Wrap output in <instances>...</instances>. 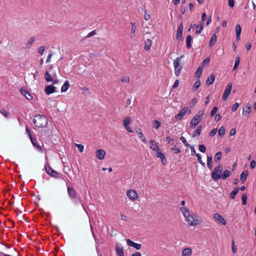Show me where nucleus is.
Returning <instances> with one entry per match:
<instances>
[{
    "instance_id": "1",
    "label": "nucleus",
    "mask_w": 256,
    "mask_h": 256,
    "mask_svg": "<svg viewBox=\"0 0 256 256\" xmlns=\"http://www.w3.org/2000/svg\"><path fill=\"white\" fill-rule=\"evenodd\" d=\"M186 221L190 226L200 224L202 222V219L194 214H189L185 217Z\"/></svg>"
},
{
    "instance_id": "2",
    "label": "nucleus",
    "mask_w": 256,
    "mask_h": 256,
    "mask_svg": "<svg viewBox=\"0 0 256 256\" xmlns=\"http://www.w3.org/2000/svg\"><path fill=\"white\" fill-rule=\"evenodd\" d=\"M184 57V55H182L179 57H177L174 62V72L175 75L177 76H180L183 68L184 64L181 61Z\"/></svg>"
},
{
    "instance_id": "3",
    "label": "nucleus",
    "mask_w": 256,
    "mask_h": 256,
    "mask_svg": "<svg viewBox=\"0 0 256 256\" xmlns=\"http://www.w3.org/2000/svg\"><path fill=\"white\" fill-rule=\"evenodd\" d=\"M34 123L36 127L41 128L47 125L48 120L44 116L38 114L34 117Z\"/></svg>"
},
{
    "instance_id": "4",
    "label": "nucleus",
    "mask_w": 256,
    "mask_h": 256,
    "mask_svg": "<svg viewBox=\"0 0 256 256\" xmlns=\"http://www.w3.org/2000/svg\"><path fill=\"white\" fill-rule=\"evenodd\" d=\"M222 170V166L221 164L218 165V166L214 169L212 174V177L215 181L221 178Z\"/></svg>"
},
{
    "instance_id": "5",
    "label": "nucleus",
    "mask_w": 256,
    "mask_h": 256,
    "mask_svg": "<svg viewBox=\"0 0 256 256\" xmlns=\"http://www.w3.org/2000/svg\"><path fill=\"white\" fill-rule=\"evenodd\" d=\"M45 170L46 172L52 177L58 178L59 176V173L53 170L48 164H45Z\"/></svg>"
},
{
    "instance_id": "6",
    "label": "nucleus",
    "mask_w": 256,
    "mask_h": 256,
    "mask_svg": "<svg viewBox=\"0 0 256 256\" xmlns=\"http://www.w3.org/2000/svg\"><path fill=\"white\" fill-rule=\"evenodd\" d=\"M126 195L132 201H135L138 198V195L136 192L133 190H129L126 192Z\"/></svg>"
},
{
    "instance_id": "7",
    "label": "nucleus",
    "mask_w": 256,
    "mask_h": 256,
    "mask_svg": "<svg viewBox=\"0 0 256 256\" xmlns=\"http://www.w3.org/2000/svg\"><path fill=\"white\" fill-rule=\"evenodd\" d=\"M232 88V84L231 83H229L226 87V90H224V94L222 96V100L224 101H226L227 100L230 92Z\"/></svg>"
},
{
    "instance_id": "8",
    "label": "nucleus",
    "mask_w": 256,
    "mask_h": 256,
    "mask_svg": "<svg viewBox=\"0 0 256 256\" xmlns=\"http://www.w3.org/2000/svg\"><path fill=\"white\" fill-rule=\"evenodd\" d=\"M186 112H188V114H190L191 110H189L188 108L184 107L181 110L180 112L176 116V118L177 120H181L182 118L184 116Z\"/></svg>"
},
{
    "instance_id": "9",
    "label": "nucleus",
    "mask_w": 256,
    "mask_h": 256,
    "mask_svg": "<svg viewBox=\"0 0 256 256\" xmlns=\"http://www.w3.org/2000/svg\"><path fill=\"white\" fill-rule=\"evenodd\" d=\"M68 193L70 198L71 200H74L76 198V190L70 186H67Z\"/></svg>"
},
{
    "instance_id": "10",
    "label": "nucleus",
    "mask_w": 256,
    "mask_h": 256,
    "mask_svg": "<svg viewBox=\"0 0 256 256\" xmlns=\"http://www.w3.org/2000/svg\"><path fill=\"white\" fill-rule=\"evenodd\" d=\"M131 118L130 116H127L124 120V126L125 128L129 132H132L133 131L130 129L129 124L131 122Z\"/></svg>"
},
{
    "instance_id": "11",
    "label": "nucleus",
    "mask_w": 256,
    "mask_h": 256,
    "mask_svg": "<svg viewBox=\"0 0 256 256\" xmlns=\"http://www.w3.org/2000/svg\"><path fill=\"white\" fill-rule=\"evenodd\" d=\"M56 88L54 86L48 85L45 87L44 91L48 95H49L56 92Z\"/></svg>"
},
{
    "instance_id": "12",
    "label": "nucleus",
    "mask_w": 256,
    "mask_h": 256,
    "mask_svg": "<svg viewBox=\"0 0 256 256\" xmlns=\"http://www.w3.org/2000/svg\"><path fill=\"white\" fill-rule=\"evenodd\" d=\"M106 156V152L102 149H100L96 152V157L100 160L104 158Z\"/></svg>"
},
{
    "instance_id": "13",
    "label": "nucleus",
    "mask_w": 256,
    "mask_h": 256,
    "mask_svg": "<svg viewBox=\"0 0 256 256\" xmlns=\"http://www.w3.org/2000/svg\"><path fill=\"white\" fill-rule=\"evenodd\" d=\"M126 242L128 246H132L136 250H139L142 248V245L132 241L130 239L126 240Z\"/></svg>"
},
{
    "instance_id": "14",
    "label": "nucleus",
    "mask_w": 256,
    "mask_h": 256,
    "mask_svg": "<svg viewBox=\"0 0 256 256\" xmlns=\"http://www.w3.org/2000/svg\"><path fill=\"white\" fill-rule=\"evenodd\" d=\"M214 218L215 219V220L218 221L224 225H226V220L222 218L221 215L218 213L214 214Z\"/></svg>"
},
{
    "instance_id": "15",
    "label": "nucleus",
    "mask_w": 256,
    "mask_h": 256,
    "mask_svg": "<svg viewBox=\"0 0 256 256\" xmlns=\"http://www.w3.org/2000/svg\"><path fill=\"white\" fill-rule=\"evenodd\" d=\"M251 112V108L249 104H246L243 108L242 114L248 117Z\"/></svg>"
},
{
    "instance_id": "16",
    "label": "nucleus",
    "mask_w": 256,
    "mask_h": 256,
    "mask_svg": "<svg viewBox=\"0 0 256 256\" xmlns=\"http://www.w3.org/2000/svg\"><path fill=\"white\" fill-rule=\"evenodd\" d=\"M20 93L22 95L24 96L26 99L28 100H32V96L30 94V92L26 90L21 89Z\"/></svg>"
},
{
    "instance_id": "17",
    "label": "nucleus",
    "mask_w": 256,
    "mask_h": 256,
    "mask_svg": "<svg viewBox=\"0 0 256 256\" xmlns=\"http://www.w3.org/2000/svg\"><path fill=\"white\" fill-rule=\"evenodd\" d=\"M150 144H151L150 148L152 149L154 151L158 152L159 151V148L158 146V145L156 142L152 140H150L149 142Z\"/></svg>"
},
{
    "instance_id": "18",
    "label": "nucleus",
    "mask_w": 256,
    "mask_h": 256,
    "mask_svg": "<svg viewBox=\"0 0 256 256\" xmlns=\"http://www.w3.org/2000/svg\"><path fill=\"white\" fill-rule=\"evenodd\" d=\"M116 252L118 256H124L123 248L120 246L119 244H116Z\"/></svg>"
},
{
    "instance_id": "19",
    "label": "nucleus",
    "mask_w": 256,
    "mask_h": 256,
    "mask_svg": "<svg viewBox=\"0 0 256 256\" xmlns=\"http://www.w3.org/2000/svg\"><path fill=\"white\" fill-rule=\"evenodd\" d=\"M241 30H242V28H241L239 24H237L236 27V38L238 40H239L240 39Z\"/></svg>"
},
{
    "instance_id": "20",
    "label": "nucleus",
    "mask_w": 256,
    "mask_h": 256,
    "mask_svg": "<svg viewBox=\"0 0 256 256\" xmlns=\"http://www.w3.org/2000/svg\"><path fill=\"white\" fill-rule=\"evenodd\" d=\"M156 156L158 158H160L161 159L162 162L163 164H165L166 162V160L164 154L160 152H158L156 154Z\"/></svg>"
},
{
    "instance_id": "21",
    "label": "nucleus",
    "mask_w": 256,
    "mask_h": 256,
    "mask_svg": "<svg viewBox=\"0 0 256 256\" xmlns=\"http://www.w3.org/2000/svg\"><path fill=\"white\" fill-rule=\"evenodd\" d=\"M30 140L34 146L36 148L40 151V152L42 151V147L39 144H38V142H37L36 138H32Z\"/></svg>"
},
{
    "instance_id": "22",
    "label": "nucleus",
    "mask_w": 256,
    "mask_h": 256,
    "mask_svg": "<svg viewBox=\"0 0 256 256\" xmlns=\"http://www.w3.org/2000/svg\"><path fill=\"white\" fill-rule=\"evenodd\" d=\"M44 77L46 78V81L48 82H51L54 80V76H52L48 72H45Z\"/></svg>"
},
{
    "instance_id": "23",
    "label": "nucleus",
    "mask_w": 256,
    "mask_h": 256,
    "mask_svg": "<svg viewBox=\"0 0 256 256\" xmlns=\"http://www.w3.org/2000/svg\"><path fill=\"white\" fill-rule=\"evenodd\" d=\"M202 126H199L197 127L196 130L192 132V136L193 138L196 137L200 135L201 133Z\"/></svg>"
},
{
    "instance_id": "24",
    "label": "nucleus",
    "mask_w": 256,
    "mask_h": 256,
    "mask_svg": "<svg viewBox=\"0 0 256 256\" xmlns=\"http://www.w3.org/2000/svg\"><path fill=\"white\" fill-rule=\"evenodd\" d=\"M248 176V172L247 170L243 171L240 174V179L242 182H244Z\"/></svg>"
},
{
    "instance_id": "25",
    "label": "nucleus",
    "mask_w": 256,
    "mask_h": 256,
    "mask_svg": "<svg viewBox=\"0 0 256 256\" xmlns=\"http://www.w3.org/2000/svg\"><path fill=\"white\" fill-rule=\"evenodd\" d=\"M214 80V74H212L210 76H209L206 80V84L208 85H210L212 84Z\"/></svg>"
},
{
    "instance_id": "26",
    "label": "nucleus",
    "mask_w": 256,
    "mask_h": 256,
    "mask_svg": "<svg viewBox=\"0 0 256 256\" xmlns=\"http://www.w3.org/2000/svg\"><path fill=\"white\" fill-rule=\"evenodd\" d=\"M192 253V249L190 248H185L182 252V256H190Z\"/></svg>"
},
{
    "instance_id": "27",
    "label": "nucleus",
    "mask_w": 256,
    "mask_h": 256,
    "mask_svg": "<svg viewBox=\"0 0 256 256\" xmlns=\"http://www.w3.org/2000/svg\"><path fill=\"white\" fill-rule=\"evenodd\" d=\"M152 44V41L150 39H148L145 42L144 50H148L150 48Z\"/></svg>"
},
{
    "instance_id": "28",
    "label": "nucleus",
    "mask_w": 256,
    "mask_h": 256,
    "mask_svg": "<svg viewBox=\"0 0 256 256\" xmlns=\"http://www.w3.org/2000/svg\"><path fill=\"white\" fill-rule=\"evenodd\" d=\"M70 84L68 80L66 81L62 87V88H61L62 92H66L68 90V88H70Z\"/></svg>"
},
{
    "instance_id": "29",
    "label": "nucleus",
    "mask_w": 256,
    "mask_h": 256,
    "mask_svg": "<svg viewBox=\"0 0 256 256\" xmlns=\"http://www.w3.org/2000/svg\"><path fill=\"white\" fill-rule=\"evenodd\" d=\"M200 122V121L197 120L196 118H193L190 122V127L191 128H194L196 126H197L198 124Z\"/></svg>"
},
{
    "instance_id": "30",
    "label": "nucleus",
    "mask_w": 256,
    "mask_h": 256,
    "mask_svg": "<svg viewBox=\"0 0 256 256\" xmlns=\"http://www.w3.org/2000/svg\"><path fill=\"white\" fill-rule=\"evenodd\" d=\"M216 36L215 34H212V36L210 38V40L209 42V46L210 47H212L214 46V44L216 43Z\"/></svg>"
},
{
    "instance_id": "31",
    "label": "nucleus",
    "mask_w": 256,
    "mask_h": 256,
    "mask_svg": "<svg viewBox=\"0 0 256 256\" xmlns=\"http://www.w3.org/2000/svg\"><path fill=\"white\" fill-rule=\"evenodd\" d=\"M130 24L132 26V29H131V37L132 38H134L136 36L135 32L136 29V25L134 22H130Z\"/></svg>"
},
{
    "instance_id": "32",
    "label": "nucleus",
    "mask_w": 256,
    "mask_h": 256,
    "mask_svg": "<svg viewBox=\"0 0 256 256\" xmlns=\"http://www.w3.org/2000/svg\"><path fill=\"white\" fill-rule=\"evenodd\" d=\"M240 188L238 187L236 188L234 190L230 192V198L232 199H234L235 196L238 192Z\"/></svg>"
},
{
    "instance_id": "33",
    "label": "nucleus",
    "mask_w": 256,
    "mask_h": 256,
    "mask_svg": "<svg viewBox=\"0 0 256 256\" xmlns=\"http://www.w3.org/2000/svg\"><path fill=\"white\" fill-rule=\"evenodd\" d=\"M192 40V37L190 35H188L186 38V48H190L191 47V42Z\"/></svg>"
},
{
    "instance_id": "34",
    "label": "nucleus",
    "mask_w": 256,
    "mask_h": 256,
    "mask_svg": "<svg viewBox=\"0 0 256 256\" xmlns=\"http://www.w3.org/2000/svg\"><path fill=\"white\" fill-rule=\"evenodd\" d=\"M203 68H204V66H200L197 69V70L196 72V76H197L198 78L200 76L202 73V72Z\"/></svg>"
},
{
    "instance_id": "35",
    "label": "nucleus",
    "mask_w": 256,
    "mask_h": 256,
    "mask_svg": "<svg viewBox=\"0 0 256 256\" xmlns=\"http://www.w3.org/2000/svg\"><path fill=\"white\" fill-rule=\"evenodd\" d=\"M231 174V173L228 170H224V171L223 174L222 175L221 178L222 180H226L228 177Z\"/></svg>"
},
{
    "instance_id": "36",
    "label": "nucleus",
    "mask_w": 256,
    "mask_h": 256,
    "mask_svg": "<svg viewBox=\"0 0 256 256\" xmlns=\"http://www.w3.org/2000/svg\"><path fill=\"white\" fill-rule=\"evenodd\" d=\"M212 158L211 156H208V158H207V165H208V167L210 170H212V166H212Z\"/></svg>"
},
{
    "instance_id": "37",
    "label": "nucleus",
    "mask_w": 256,
    "mask_h": 256,
    "mask_svg": "<svg viewBox=\"0 0 256 256\" xmlns=\"http://www.w3.org/2000/svg\"><path fill=\"white\" fill-rule=\"evenodd\" d=\"M180 211L182 212L183 216L184 218L190 214L188 210L186 207H182L180 208Z\"/></svg>"
},
{
    "instance_id": "38",
    "label": "nucleus",
    "mask_w": 256,
    "mask_h": 256,
    "mask_svg": "<svg viewBox=\"0 0 256 256\" xmlns=\"http://www.w3.org/2000/svg\"><path fill=\"white\" fill-rule=\"evenodd\" d=\"M204 27V23L200 22V24L196 26V34H200L201 33Z\"/></svg>"
},
{
    "instance_id": "39",
    "label": "nucleus",
    "mask_w": 256,
    "mask_h": 256,
    "mask_svg": "<svg viewBox=\"0 0 256 256\" xmlns=\"http://www.w3.org/2000/svg\"><path fill=\"white\" fill-rule=\"evenodd\" d=\"M203 114H204L203 112L201 110H200L198 112V114L194 118H196L197 120H200V122Z\"/></svg>"
},
{
    "instance_id": "40",
    "label": "nucleus",
    "mask_w": 256,
    "mask_h": 256,
    "mask_svg": "<svg viewBox=\"0 0 256 256\" xmlns=\"http://www.w3.org/2000/svg\"><path fill=\"white\" fill-rule=\"evenodd\" d=\"M161 124L160 122L156 120H154L153 121V127L156 129H158L160 126Z\"/></svg>"
},
{
    "instance_id": "41",
    "label": "nucleus",
    "mask_w": 256,
    "mask_h": 256,
    "mask_svg": "<svg viewBox=\"0 0 256 256\" xmlns=\"http://www.w3.org/2000/svg\"><path fill=\"white\" fill-rule=\"evenodd\" d=\"M240 60L239 57H237L236 58L235 63L233 68V70H236L240 64Z\"/></svg>"
},
{
    "instance_id": "42",
    "label": "nucleus",
    "mask_w": 256,
    "mask_h": 256,
    "mask_svg": "<svg viewBox=\"0 0 256 256\" xmlns=\"http://www.w3.org/2000/svg\"><path fill=\"white\" fill-rule=\"evenodd\" d=\"M200 86V80H197L195 82L194 86H193V90H196Z\"/></svg>"
},
{
    "instance_id": "43",
    "label": "nucleus",
    "mask_w": 256,
    "mask_h": 256,
    "mask_svg": "<svg viewBox=\"0 0 256 256\" xmlns=\"http://www.w3.org/2000/svg\"><path fill=\"white\" fill-rule=\"evenodd\" d=\"M138 137L140 138L144 142L147 143V140H146V138L142 131L138 132Z\"/></svg>"
},
{
    "instance_id": "44",
    "label": "nucleus",
    "mask_w": 256,
    "mask_h": 256,
    "mask_svg": "<svg viewBox=\"0 0 256 256\" xmlns=\"http://www.w3.org/2000/svg\"><path fill=\"white\" fill-rule=\"evenodd\" d=\"M196 156L198 158V162L203 166H205V163L202 162V157L200 154H196Z\"/></svg>"
},
{
    "instance_id": "45",
    "label": "nucleus",
    "mask_w": 256,
    "mask_h": 256,
    "mask_svg": "<svg viewBox=\"0 0 256 256\" xmlns=\"http://www.w3.org/2000/svg\"><path fill=\"white\" fill-rule=\"evenodd\" d=\"M225 134V128L224 126H222L220 128L218 131V134L219 136H223Z\"/></svg>"
},
{
    "instance_id": "46",
    "label": "nucleus",
    "mask_w": 256,
    "mask_h": 256,
    "mask_svg": "<svg viewBox=\"0 0 256 256\" xmlns=\"http://www.w3.org/2000/svg\"><path fill=\"white\" fill-rule=\"evenodd\" d=\"M222 152H218L214 156L215 161L220 160L222 158Z\"/></svg>"
},
{
    "instance_id": "47",
    "label": "nucleus",
    "mask_w": 256,
    "mask_h": 256,
    "mask_svg": "<svg viewBox=\"0 0 256 256\" xmlns=\"http://www.w3.org/2000/svg\"><path fill=\"white\" fill-rule=\"evenodd\" d=\"M242 204L243 205H246V200H247V196L246 194H242Z\"/></svg>"
},
{
    "instance_id": "48",
    "label": "nucleus",
    "mask_w": 256,
    "mask_h": 256,
    "mask_svg": "<svg viewBox=\"0 0 256 256\" xmlns=\"http://www.w3.org/2000/svg\"><path fill=\"white\" fill-rule=\"evenodd\" d=\"M35 40V38L34 36L31 37L28 42L27 46L28 45L29 46L28 48H30V46L34 43V42Z\"/></svg>"
},
{
    "instance_id": "49",
    "label": "nucleus",
    "mask_w": 256,
    "mask_h": 256,
    "mask_svg": "<svg viewBox=\"0 0 256 256\" xmlns=\"http://www.w3.org/2000/svg\"><path fill=\"white\" fill-rule=\"evenodd\" d=\"M180 140L182 142V143L185 145L186 146L188 147L190 146V144L186 142V139L184 136H181L180 138Z\"/></svg>"
},
{
    "instance_id": "50",
    "label": "nucleus",
    "mask_w": 256,
    "mask_h": 256,
    "mask_svg": "<svg viewBox=\"0 0 256 256\" xmlns=\"http://www.w3.org/2000/svg\"><path fill=\"white\" fill-rule=\"evenodd\" d=\"M0 112L6 118L9 117V113L4 110H0Z\"/></svg>"
},
{
    "instance_id": "51",
    "label": "nucleus",
    "mask_w": 256,
    "mask_h": 256,
    "mask_svg": "<svg viewBox=\"0 0 256 256\" xmlns=\"http://www.w3.org/2000/svg\"><path fill=\"white\" fill-rule=\"evenodd\" d=\"M172 150L174 152V154H178L180 152V150L176 146H174L173 148H172Z\"/></svg>"
},
{
    "instance_id": "52",
    "label": "nucleus",
    "mask_w": 256,
    "mask_h": 256,
    "mask_svg": "<svg viewBox=\"0 0 256 256\" xmlns=\"http://www.w3.org/2000/svg\"><path fill=\"white\" fill-rule=\"evenodd\" d=\"M44 51L45 47L44 46H40L38 49V52L40 54V55H42Z\"/></svg>"
},
{
    "instance_id": "53",
    "label": "nucleus",
    "mask_w": 256,
    "mask_h": 256,
    "mask_svg": "<svg viewBox=\"0 0 256 256\" xmlns=\"http://www.w3.org/2000/svg\"><path fill=\"white\" fill-rule=\"evenodd\" d=\"M121 82H122L128 83L130 82V78L128 76H124L121 78Z\"/></svg>"
},
{
    "instance_id": "54",
    "label": "nucleus",
    "mask_w": 256,
    "mask_h": 256,
    "mask_svg": "<svg viewBox=\"0 0 256 256\" xmlns=\"http://www.w3.org/2000/svg\"><path fill=\"white\" fill-rule=\"evenodd\" d=\"M232 251L234 254H236L237 252L236 248L235 246V242L234 240L232 241Z\"/></svg>"
},
{
    "instance_id": "55",
    "label": "nucleus",
    "mask_w": 256,
    "mask_h": 256,
    "mask_svg": "<svg viewBox=\"0 0 256 256\" xmlns=\"http://www.w3.org/2000/svg\"><path fill=\"white\" fill-rule=\"evenodd\" d=\"M76 146L78 148L80 152H82L84 151V146L81 144H75Z\"/></svg>"
},
{
    "instance_id": "56",
    "label": "nucleus",
    "mask_w": 256,
    "mask_h": 256,
    "mask_svg": "<svg viewBox=\"0 0 256 256\" xmlns=\"http://www.w3.org/2000/svg\"><path fill=\"white\" fill-rule=\"evenodd\" d=\"M218 108L216 106L214 107L211 112H210V116L212 117L217 112Z\"/></svg>"
},
{
    "instance_id": "57",
    "label": "nucleus",
    "mask_w": 256,
    "mask_h": 256,
    "mask_svg": "<svg viewBox=\"0 0 256 256\" xmlns=\"http://www.w3.org/2000/svg\"><path fill=\"white\" fill-rule=\"evenodd\" d=\"M198 149L200 151L202 152H204L206 150L205 146L203 144L200 145L198 146Z\"/></svg>"
},
{
    "instance_id": "58",
    "label": "nucleus",
    "mask_w": 256,
    "mask_h": 256,
    "mask_svg": "<svg viewBox=\"0 0 256 256\" xmlns=\"http://www.w3.org/2000/svg\"><path fill=\"white\" fill-rule=\"evenodd\" d=\"M238 106H239V104L237 103V102L235 103L232 106V110L233 112L236 111L237 110V109L238 108Z\"/></svg>"
},
{
    "instance_id": "59",
    "label": "nucleus",
    "mask_w": 256,
    "mask_h": 256,
    "mask_svg": "<svg viewBox=\"0 0 256 256\" xmlns=\"http://www.w3.org/2000/svg\"><path fill=\"white\" fill-rule=\"evenodd\" d=\"M217 132V129L216 128H213L210 133V136H214Z\"/></svg>"
},
{
    "instance_id": "60",
    "label": "nucleus",
    "mask_w": 256,
    "mask_h": 256,
    "mask_svg": "<svg viewBox=\"0 0 256 256\" xmlns=\"http://www.w3.org/2000/svg\"><path fill=\"white\" fill-rule=\"evenodd\" d=\"M30 139L31 140L32 138H34L32 136V134H31V131H30V128L28 127H26V129Z\"/></svg>"
},
{
    "instance_id": "61",
    "label": "nucleus",
    "mask_w": 256,
    "mask_h": 256,
    "mask_svg": "<svg viewBox=\"0 0 256 256\" xmlns=\"http://www.w3.org/2000/svg\"><path fill=\"white\" fill-rule=\"evenodd\" d=\"M210 60V58H206L202 62V66H204L206 64H209Z\"/></svg>"
},
{
    "instance_id": "62",
    "label": "nucleus",
    "mask_w": 256,
    "mask_h": 256,
    "mask_svg": "<svg viewBox=\"0 0 256 256\" xmlns=\"http://www.w3.org/2000/svg\"><path fill=\"white\" fill-rule=\"evenodd\" d=\"M256 163L255 160H252L250 162V168L252 169L256 167Z\"/></svg>"
},
{
    "instance_id": "63",
    "label": "nucleus",
    "mask_w": 256,
    "mask_h": 256,
    "mask_svg": "<svg viewBox=\"0 0 256 256\" xmlns=\"http://www.w3.org/2000/svg\"><path fill=\"white\" fill-rule=\"evenodd\" d=\"M228 6L230 7V8H233L234 6V0H228Z\"/></svg>"
},
{
    "instance_id": "64",
    "label": "nucleus",
    "mask_w": 256,
    "mask_h": 256,
    "mask_svg": "<svg viewBox=\"0 0 256 256\" xmlns=\"http://www.w3.org/2000/svg\"><path fill=\"white\" fill-rule=\"evenodd\" d=\"M82 93L84 94H90L89 90H88V88H82Z\"/></svg>"
}]
</instances>
